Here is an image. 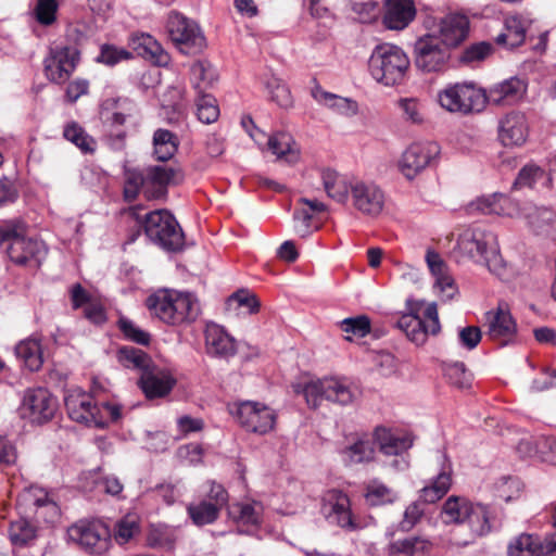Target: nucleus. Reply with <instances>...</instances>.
<instances>
[{
    "instance_id": "obj_1",
    "label": "nucleus",
    "mask_w": 556,
    "mask_h": 556,
    "mask_svg": "<svg viewBox=\"0 0 556 556\" xmlns=\"http://www.w3.org/2000/svg\"><path fill=\"white\" fill-rule=\"evenodd\" d=\"M456 249L464 257L486 266L492 274L504 275L505 262L500 253L497 237L485 227L464 229L458 235Z\"/></svg>"
},
{
    "instance_id": "obj_2",
    "label": "nucleus",
    "mask_w": 556,
    "mask_h": 556,
    "mask_svg": "<svg viewBox=\"0 0 556 556\" xmlns=\"http://www.w3.org/2000/svg\"><path fill=\"white\" fill-rule=\"evenodd\" d=\"M441 516L446 525L466 523L468 526L467 539L457 542L460 545H468L491 531L489 507L473 503L466 496L451 495L447 497L442 505Z\"/></svg>"
},
{
    "instance_id": "obj_3",
    "label": "nucleus",
    "mask_w": 556,
    "mask_h": 556,
    "mask_svg": "<svg viewBox=\"0 0 556 556\" xmlns=\"http://www.w3.org/2000/svg\"><path fill=\"white\" fill-rule=\"evenodd\" d=\"M146 306L150 314L167 325H180L194 320L199 304L191 293L161 289L149 295Z\"/></svg>"
},
{
    "instance_id": "obj_4",
    "label": "nucleus",
    "mask_w": 556,
    "mask_h": 556,
    "mask_svg": "<svg viewBox=\"0 0 556 556\" xmlns=\"http://www.w3.org/2000/svg\"><path fill=\"white\" fill-rule=\"evenodd\" d=\"M409 65V58L405 51L392 43L375 47L368 61L371 77L387 87L401 85L405 80Z\"/></svg>"
},
{
    "instance_id": "obj_5",
    "label": "nucleus",
    "mask_w": 556,
    "mask_h": 556,
    "mask_svg": "<svg viewBox=\"0 0 556 556\" xmlns=\"http://www.w3.org/2000/svg\"><path fill=\"white\" fill-rule=\"evenodd\" d=\"M293 390L302 394L311 408H318L323 401L339 405L352 404L357 395V389L349 381L340 378L328 377L293 384Z\"/></svg>"
},
{
    "instance_id": "obj_6",
    "label": "nucleus",
    "mask_w": 556,
    "mask_h": 556,
    "mask_svg": "<svg viewBox=\"0 0 556 556\" xmlns=\"http://www.w3.org/2000/svg\"><path fill=\"white\" fill-rule=\"evenodd\" d=\"M25 233V224L20 220L0 226V240L9 242L10 260L17 265L38 267L47 255V248L42 241L26 238Z\"/></svg>"
},
{
    "instance_id": "obj_7",
    "label": "nucleus",
    "mask_w": 556,
    "mask_h": 556,
    "mask_svg": "<svg viewBox=\"0 0 556 556\" xmlns=\"http://www.w3.org/2000/svg\"><path fill=\"white\" fill-rule=\"evenodd\" d=\"M146 236L160 248L177 252L185 247L184 231L175 216L167 210H156L144 215Z\"/></svg>"
},
{
    "instance_id": "obj_8",
    "label": "nucleus",
    "mask_w": 556,
    "mask_h": 556,
    "mask_svg": "<svg viewBox=\"0 0 556 556\" xmlns=\"http://www.w3.org/2000/svg\"><path fill=\"white\" fill-rule=\"evenodd\" d=\"M422 304H415L409 313L403 314L396 321V327L417 345L425 344L429 334L435 336L441 331L437 304L429 303L421 311Z\"/></svg>"
},
{
    "instance_id": "obj_9",
    "label": "nucleus",
    "mask_w": 556,
    "mask_h": 556,
    "mask_svg": "<svg viewBox=\"0 0 556 556\" xmlns=\"http://www.w3.org/2000/svg\"><path fill=\"white\" fill-rule=\"evenodd\" d=\"M442 109L464 115L481 113L485 109L484 89L472 83L448 85L438 93Z\"/></svg>"
},
{
    "instance_id": "obj_10",
    "label": "nucleus",
    "mask_w": 556,
    "mask_h": 556,
    "mask_svg": "<svg viewBox=\"0 0 556 556\" xmlns=\"http://www.w3.org/2000/svg\"><path fill=\"white\" fill-rule=\"evenodd\" d=\"M229 413L249 432L266 434L274 430L277 414L268 405L256 401H242L229 405Z\"/></svg>"
},
{
    "instance_id": "obj_11",
    "label": "nucleus",
    "mask_w": 556,
    "mask_h": 556,
    "mask_svg": "<svg viewBox=\"0 0 556 556\" xmlns=\"http://www.w3.org/2000/svg\"><path fill=\"white\" fill-rule=\"evenodd\" d=\"M167 31L175 46L186 54H195L205 47V38L199 25L178 12L167 20Z\"/></svg>"
},
{
    "instance_id": "obj_12",
    "label": "nucleus",
    "mask_w": 556,
    "mask_h": 556,
    "mask_svg": "<svg viewBox=\"0 0 556 556\" xmlns=\"http://www.w3.org/2000/svg\"><path fill=\"white\" fill-rule=\"evenodd\" d=\"M17 508L21 514L35 515L38 519L53 522L59 517V507L49 497L48 492L37 485L23 489L17 496Z\"/></svg>"
},
{
    "instance_id": "obj_13",
    "label": "nucleus",
    "mask_w": 556,
    "mask_h": 556,
    "mask_svg": "<svg viewBox=\"0 0 556 556\" xmlns=\"http://www.w3.org/2000/svg\"><path fill=\"white\" fill-rule=\"evenodd\" d=\"M485 326L486 337L500 346L516 342L517 323L506 303H498L496 308L485 314Z\"/></svg>"
},
{
    "instance_id": "obj_14",
    "label": "nucleus",
    "mask_w": 556,
    "mask_h": 556,
    "mask_svg": "<svg viewBox=\"0 0 556 556\" xmlns=\"http://www.w3.org/2000/svg\"><path fill=\"white\" fill-rule=\"evenodd\" d=\"M79 61V53L75 47L50 48L43 60L46 77L55 84H63L74 73Z\"/></svg>"
},
{
    "instance_id": "obj_15",
    "label": "nucleus",
    "mask_w": 556,
    "mask_h": 556,
    "mask_svg": "<svg viewBox=\"0 0 556 556\" xmlns=\"http://www.w3.org/2000/svg\"><path fill=\"white\" fill-rule=\"evenodd\" d=\"M350 199L352 206L368 217L379 216L384 208V192L372 181L355 179Z\"/></svg>"
},
{
    "instance_id": "obj_16",
    "label": "nucleus",
    "mask_w": 556,
    "mask_h": 556,
    "mask_svg": "<svg viewBox=\"0 0 556 556\" xmlns=\"http://www.w3.org/2000/svg\"><path fill=\"white\" fill-rule=\"evenodd\" d=\"M56 406V400L47 389H28L23 396L21 415L34 424H42L53 417Z\"/></svg>"
},
{
    "instance_id": "obj_17",
    "label": "nucleus",
    "mask_w": 556,
    "mask_h": 556,
    "mask_svg": "<svg viewBox=\"0 0 556 556\" xmlns=\"http://www.w3.org/2000/svg\"><path fill=\"white\" fill-rule=\"evenodd\" d=\"M375 443L380 452L387 456L395 458L390 466L395 470H405L409 466V462L405 453L412 447L413 441L407 435H399L391 432L387 428H377L374 433Z\"/></svg>"
},
{
    "instance_id": "obj_18",
    "label": "nucleus",
    "mask_w": 556,
    "mask_h": 556,
    "mask_svg": "<svg viewBox=\"0 0 556 556\" xmlns=\"http://www.w3.org/2000/svg\"><path fill=\"white\" fill-rule=\"evenodd\" d=\"M440 147L437 142L410 144L402 155L400 170L407 179H413L438 157Z\"/></svg>"
},
{
    "instance_id": "obj_19",
    "label": "nucleus",
    "mask_w": 556,
    "mask_h": 556,
    "mask_svg": "<svg viewBox=\"0 0 556 556\" xmlns=\"http://www.w3.org/2000/svg\"><path fill=\"white\" fill-rule=\"evenodd\" d=\"M321 513L325 518L342 529L357 528L351 513V504L346 494L337 489L328 490L321 498Z\"/></svg>"
},
{
    "instance_id": "obj_20",
    "label": "nucleus",
    "mask_w": 556,
    "mask_h": 556,
    "mask_svg": "<svg viewBox=\"0 0 556 556\" xmlns=\"http://www.w3.org/2000/svg\"><path fill=\"white\" fill-rule=\"evenodd\" d=\"M529 131L528 119L519 111H510L498 119L497 138L506 148L522 147L528 140Z\"/></svg>"
},
{
    "instance_id": "obj_21",
    "label": "nucleus",
    "mask_w": 556,
    "mask_h": 556,
    "mask_svg": "<svg viewBox=\"0 0 556 556\" xmlns=\"http://www.w3.org/2000/svg\"><path fill=\"white\" fill-rule=\"evenodd\" d=\"M415 64L425 73L442 71L450 58L447 48L441 47L439 39L433 36L419 39L415 46Z\"/></svg>"
},
{
    "instance_id": "obj_22",
    "label": "nucleus",
    "mask_w": 556,
    "mask_h": 556,
    "mask_svg": "<svg viewBox=\"0 0 556 556\" xmlns=\"http://www.w3.org/2000/svg\"><path fill=\"white\" fill-rule=\"evenodd\" d=\"M527 92V83L516 76L504 79L484 89L485 106H510L522 100Z\"/></svg>"
},
{
    "instance_id": "obj_23",
    "label": "nucleus",
    "mask_w": 556,
    "mask_h": 556,
    "mask_svg": "<svg viewBox=\"0 0 556 556\" xmlns=\"http://www.w3.org/2000/svg\"><path fill=\"white\" fill-rule=\"evenodd\" d=\"M67 534L73 542L91 553L106 549L109 530L100 523L79 521L68 528Z\"/></svg>"
},
{
    "instance_id": "obj_24",
    "label": "nucleus",
    "mask_w": 556,
    "mask_h": 556,
    "mask_svg": "<svg viewBox=\"0 0 556 556\" xmlns=\"http://www.w3.org/2000/svg\"><path fill=\"white\" fill-rule=\"evenodd\" d=\"M65 407L71 419L86 424L88 426H96L101 424V417L98 413V405L93 403L91 395L80 391L72 390L65 396Z\"/></svg>"
},
{
    "instance_id": "obj_25",
    "label": "nucleus",
    "mask_w": 556,
    "mask_h": 556,
    "mask_svg": "<svg viewBox=\"0 0 556 556\" xmlns=\"http://www.w3.org/2000/svg\"><path fill=\"white\" fill-rule=\"evenodd\" d=\"M176 380L168 370L152 366L140 376L138 384L144 395L152 400L166 396L174 388Z\"/></svg>"
},
{
    "instance_id": "obj_26",
    "label": "nucleus",
    "mask_w": 556,
    "mask_h": 556,
    "mask_svg": "<svg viewBox=\"0 0 556 556\" xmlns=\"http://www.w3.org/2000/svg\"><path fill=\"white\" fill-rule=\"evenodd\" d=\"M426 262L434 277V288L439 290L442 298L446 300L453 299L457 293V288L447 265L440 254L432 250L427 251Z\"/></svg>"
},
{
    "instance_id": "obj_27",
    "label": "nucleus",
    "mask_w": 556,
    "mask_h": 556,
    "mask_svg": "<svg viewBox=\"0 0 556 556\" xmlns=\"http://www.w3.org/2000/svg\"><path fill=\"white\" fill-rule=\"evenodd\" d=\"M144 173L149 188V199L163 197L169 184H176L182 178L180 172L166 165L149 166L144 169Z\"/></svg>"
},
{
    "instance_id": "obj_28",
    "label": "nucleus",
    "mask_w": 556,
    "mask_h": 556,
    "mask_svg": "<svg viewBox=\"0 0 556 556\" xmlns=\"http://www.w3.org/2000/svg\"><path fill=\"white\" fill-rule=\"evenodd\" d=\"M416 15L413 0H387L383 24L389 29L401 30L408 26Z\"/></svg>"
},
{
    "instance_id": "obj_29",
    "label": "nucleus",
    "mask_w": 556,
    "mask_h": 556,
    "mask_svg": "<svg viewBox=\"0 0 556 556\" xmlns=\"http://www.w3.org/2000/svg\"><path fill=\"white\" fill-rule=\"evenodd\" d=\"M355 179H350L345 175L330 168H325L320 172V180L327 195L341 204H345L349 201Z\"/></svg>"
},
{
    "instance_id": "obj_30",
    "label": "nucleus",
    "mask_w": 556,
    "mask_h": 556,
    "mask_svg": "<svg viewBox=\"0 0 556 556\" xmlns=\"http://www.w3.org/2000/svg\"><path fill=\"white\" fill-rule=\"evenodd\" d=\"M130 47L138 55L149 60L159 66H165L169 63V55L162 46L149 34H134L129 40Z\"/></svg>"
},
{
    "instance_id": "obj_31",
    "label": "nucleus",
    "mask_w": 556,
    "mask_h": 556,
    "mask_svg": "<svg viewBox=\"0 0 556 556\" xmlns=\"http://www.w3.org/2000/svg\"><path fill=\"white\" fill-rule=\"evenodd\" d=\"M205 349L210 355L229 357L236 353V343L223 327L208 324L205 328Z\"/></svg>"
},
{
    "instance_id": "obj_32",
    "label": "nucleus",
    "mask_w": 556,
    "mask_h": 556,
    "mask_svg": "<svg viewBox=\"0 0 556 556\" xmlns=\"http://www.w3.org/2000/svg\"><path fill=\"white\" fill-rule=\"evenodd\" d=\"M468 29L469 21L465 15L450 14L440 22V40L446 48L457 46L466 38Z\"/></svg>"
},
{
    "instance_id": "obj_33",
    "label": "nucleus",
    "mask_w": 556,
    "mask_h": 556,
    "mask_svg": "<svg viewBox=\"0 0 556 556\" xmlns=\"http://www.w3.org/2000/svg\"><path fill=\"white\" fill-rule=\"evenodd\" d=\"M528 25L529 22L521 16H507L504 22V31L496 37V43L507 48L521 46L526 39Z\"/></svg>"
},
{
    "instance_id": "obj_34",
    "label": "nucleus",
    "mask_w": 556,
    "mask_h": 556,
    "mask_svg": "<svg viewBox=\"0 0 556 556\" xmlns=\"http://www.w3.org/2000/svg\"><path fill=\"white\" fill-rule=\"evenodd\" d=\"M267 147L280 161L293 164L300 159V150L288 132L279 131L271 135L267 140Z\"/></svg>"
},
{
    "instance_id": "obj_35",
    "label": "nucleus",
    "mask_w": 556,
    "mask_h": 556,
    "mask_svg": "<svg viewBox=\"0 0 556 556\" xmlns=\"http://www.w3.org/2000/svg\"><path fill=\"white\" fill-rule=\"evenodd\" d=\"M432 544L421 536L396 540L389 545V556H429Z\"/></svg>"
},
{
    "instance_id": "obj_36",
    "label": "nucleus",
    "mask_w": 556,
    "mask_h": 556,
    "mask_svg": "<svg viewBox=\"0 0 556 556\" xmlns=\"http://www.w3.org/2000/svg\"><path fill=\"white\" fill-rule=\"evenodd\" d=\"M17 358L30 371H37L43 364V351L39 339L27 338L15 346Z\"/></svg>"
},
{
    "instance_id": "obj_37",
    "label": "nucleus",
    "mask_w": 556,
    "mask_h": 556,
    "mask_svg": "<svg viewBox=\"0 0 556 556\" xmlns=\"http://www.w3.org/2000/svg\"><path fill=\"white\" fill-rule=\"evenodd\" d=\"M179 147L178 137L163 128H159L153 135V153L157 161L166 162L177 152Z\"/></svg>"
},
{
    "instance_id": "obj_38",
    "label": "nucleus",
    "mask_w": 556,
    "mask_h": 556,
    "mask_svg": "<svg viewBox=\"0 0 556 556\" xmlns=\"http://www.w3.org/2000/svg\"><path fill=\"white\" fill-rule=\"evenodd\" d=\"M312 94L318 103L334 110L339 114L352 116L357 113V103L348 98L327 92L318 87L312 91Z\"/></svg>"
},
{
    "instance_id": "obj_39",
    "label": "nucleus",
    "mask_w": 556,
    "mask_h": 556,
    "mask_svg": "<svg viewBox=\"0 0 556 556\" xmlns=\"http://www.w3.org/2000/svg\"><path fill=\"white\" fill-rule=\"evenodd\" d=\"M263 506L257 503H235L228 507L229 517L241 526H257L261 522Z\"/></svg>"
},
{
    "instance_id": "obj_40",
    "label": "nucleus",
    "mask_w": 556,
    "mask_h": 556,
    "mask_svg": "<svg viewBox=\"0 0 556 556\" xmlns=\"http://www.w3.org/2000/svg\"><path fill=\"white\" fill-rule=\"evenodd\" d=\"M523 218L535 231L541 232L556 224L555 213L546 207H538L531 202H525Z\"/></svg>"
},
{
    "instance_id": "obj_41",
    "label": "nucleus",
    "mask_w": 556,
    "mask_h": 556,
    "mask_svg": "<svg viewBox=\"0 0 556 556\" xmlns=\"http://www.w3.org/2000/svg\"><path fill=\"white\" fill-rule=\"evenodd\" d=\"M37 527L25 518H20L10 523L8 536L15 547L31 545L37 538Z\"/></svg>"
},
{
    "instance_id": "obj_42",
    "label": "nucleus",
    "mask_w": 556,
    "mask_h": 556,
    "mask_svg": "<svg viewBox=\"0 0 556 556\" xmlns=\"http://www.w3.org/2000/svg\"><path fill=\"white\" fill-rule=\"evenodd\" d=\"M117 358L124 367L139 371L140 376L153 366L150 356L144 351L132 346L121 348Z\"/></svg>"
},
{
    "instance_id": "obj_43",
    "label": "nucleus",
    "mask_w": 556,
    "mask_h": 556,
    "mask_svg": "<svg viewBox=\"0 0 556 556\" xmlns=\"http://www.w3.org/2000/svg\"><path fill=\"white\" fill-rule=\"evenodd\" d=\"M365 498L370 506H381L395 502L397 494L394 490L375 479L367 483Z\"/></svg>"
},
{
    "instance_id": "obj_44",
    "label": "nucleus",
    "mask_w": 556,
    "mask_h": 556,
    "mask_svg": "<svg viewBox=\"0 0 556 556\" xmlns=\"http://www.w3.org/2000/svg\"><path fill=\"white\" fill-rule=\"evenodd\" d=\"M452 486V477L447 471L440 472L429 485L420 491V498L426 503H435L441 500Z\"/></svg>"
},
{
    "instance_id": "obj_45",
    "label": "nucleus",
    "mask_w": 556,
    "mask_h": 556,
    "mask_svg": "<svg viewBox=\"0 0 556 556\" xmlns=\"http://www.w3.org/2000/svg\"><path fill=\"white\" fill-rule=\"evenodd\" d=\"M216 79V72L207 61H197L191 66V80L194 88L201 93Z\"/></svg>"
},
{
    "instance_id": "obj_46",
    "label": "nucleus",
    "mask_w": 556,
    "mask_h": 556,
    "mask_svg": "<svg viewBox=\"0 0 556 556\" xmlns=\"http://www.w3.org/2000/svg\"><path fill=\"white\" fill-rule=\"evenodd\" d=\"M187 510L194 525L204 526L213 523L218 518L220 509L212 502L202 501L199 504H190Z\"/></svg>"
},
{
    "instance_id": "obj_47",
    "label": "nucleus",
    "mask_w": 556,
    "mask_h": 556,
    "mask_svg": "<svg viewBox=\"0 0 556 556\" xmlns=\"http://www.w3.org/2000/svg\"><path fill=\"white\" fill-rule=\"evenodd\" d=\"M345 459L350 464L370 462L375 455V448L368 440H358L343 451Z\"/></svg>"
},
{
    "instance_id": "obj_48",
    "label": "nucleus",
    "mask_w": 556,
    "mask_h": 556,
    "mask_svg": "<svg viewBox=\"0 0 556 556\" xmlns=\"http://www.w3.org/2000/svg\"><path fill=\"white\" fill-rule=\"evenodd\" d=\"M538 538L531 534H520L508 545V556H538Z\"/></svg>"
},
{
    "instance_id": "obj_49",
    "label": "nucleus",
    "mask_w": 556,
    "mask_h": 556,
    "mask_svg": "<svg viewBox=\"0 0 556 556\" xmlns=\"http://www.w3.org/2000/svg\"><path fill=\"white\" fill-rule=\"evenodd\" d=\"M143 190L144 194L148 197V184L146 173H141L138 170H127L125 173V186H124V194L127 200H134L140 192Z\"/></svg>"
},
{
    "instance_id": "obj_50",
    "label": "nucleus",
    "mask_w": 556,
    "mask_h": 556,
    "mask_svg": "<svg viewBox=\"0 0 556 556\" xmlns=\"http://www.w3.org/2000/svg\"><path fill=\"white\" fill-rule=\"evenodd\" d=\"M197 116L204 124H212L219 116L216 100L210 94H203L197 101Z\"/></svg>"
},
{
    "instance_id": "obj_51",
    "label": "nucleus",
    "mask_w": 556,
    "mask_h": 556,
    "mask_svg": "<svg viewBox=\"0 0 556 556\" xmlns=\"http://www.w3.org/2000/svg\"><path fill=\"white\" fill-rule=\"evenodd\" d=\"M444 372L448 382L455 388L467 389L471 386V375L467 371L464 363L448 364Z\"/></svg>"
},
{
    "instance_id": "obj_52",
    "label": "nucleus",
    "mask_w": 556,
    "mask_h": 556,
    "mask_svg": "<svg viewBox=\"0 0 556 556\" xmlns=\"http://www.w3.org/2000/svg\"><path fill=\"white\" fill-rule=\"evenodd\" d=\"M542 179L549 180L541 167L534 164H528L520 169L514 186L517 188H531Z\"/></svg>"
},
{
    "instance_id": "obj_53",
    "label": "nucleus",
    "mask_w": 556,
    "mask_h": 556,
    "mask_svg": "<svg viewBox=\"0 0 556 556\" xmlns=\"http://www.w3.org/2000/svg\"><path fill=\"white\" fill-rule=\"evenodd\" d=\"M523 208L525 202L520 203L503 194L497 195L495 215L522 219L525 214Z\"/></svg>"
},
{
    "instance_id": "obj_54",
    "label": "nucleus",
    "mask_w": 556,
    "mask_h": 556,
    "mask_svg": "<svg viewBox=\"0 0 556 556\" xmlns=\"http://www.w3.org/2000/svg\"><path fill=\"white\" fill-rule=\"evenodd\" d=\"M118 327L128 340L142 345L149 344L151 339L150 333L142 330L132 320L126 317H121L118 320Z\"/></svg>"
},
{
    "instance_id": "obj_55",
    "label": "nucleus",
    "mask_w": 556,
    "mask_h": 556,
    "mask_svg": "<svg viewBox=\"0 0 556 556\" xmlns=\"http://www.w3.org/2000/svg\"><path fill=\"white\" fill-rule=\"evenodd\" d=\"M139 532V525L135 517L121 519L115 527L114 539L123 545L128 543Z\"/></svg>"
},
{
    "instance_id": "obj_56",
    "label": "nucleus",
    "mask_w": 556,
    "mask_h": 556,
    "mask_svg": "<svg viewBox=\"0 0 556 556\" xmlns=\"http://www.w3.org/2000/svg\"><path fill=\"white\" fill-rule=\"evenodd\" d=\"M406 122L413 124H421L424 122V113L420 102L415 98H402L397 102Z\"/></svg>"
},
{
    "instance_id": "obj_57",
    "label": "nucleus",
    "mask_w": 556,
    "mask_h": 556,
    "mask_svg": "<svg viewBox=\"0 0 556 556\" xmlns=\"http://www.w3.org/2000/svg\"><path fill=\"white\" fill-rule=\"evenodd\" d=\"M313 215L307 208L298 207L293 214V229L301 238L309 236L317 227L312 225Z\"/></svg>"
},
{
    "instance_id": "obj_58",
    "label": "nucleus",
    "mask_w": 556,
    "mask_h": 556,
    "mask_svg": "<svg viewBox=\"0 0 556 556\" xmlns=\"http://www.w3.org/2000/svg\"><path fill=\"white\" fill-rule=\"evenodd\" d=\"M521 491V482L516 478L503 477L496 483V495L505 502L519 496Z\"/></svg>"
},
{
    "instance_id": "obj_59",
    "label": "nucleus",
    "mask_w": 556,
    "mask_h": 556,
    "mask_svg": "<svg viewBox=\"0 0 556 556\" xmlns=\"http://www.w3.org/2000/svg\"><path fill=\"white\" fill-rule=\"evenodd\" d=\"M341 329L346 333L363 338L370 331V320L365 315L346 318L341 321Z\"/></svg>"
},
{
    "instance_id": "obj_60",
    "label": "nucleus",
    "mask_w": 556,
    "mask_h": 556,
    "mask_svg": "<svg viewBox=\"0 0 556 556\" xmlns=\"http://www.w3.org/2000/svg\"><path fill=\"white\" fill-rule=\"evenodd\" d=\"M267 89L270 93V99L281 108H289L292 104V97L288 87L279 81L273 79L267 83Z\"/></svg>"
},
{
    "instance_id": "obj_61",
    "label": "nucleus",
    "mask_w": 556,
    "mask_h": 556,
    "mask_svg": "<svg viewBox=\"0 0 556 556\" xmlns=\"http://www.w3.org/2000/svg\"><path fill=\"white\" fill-rule=\"evenodd\" d=\"M131 56L130 52L124 48H117L112 45H103L101 52L97 60L106 65H115L123 60H127Z\"/></svg>"
},
{
    "instance_id": "obj_62",
    "label": "nucleus",
    "mask_w": 556,
    "mask_h": 556,
    "mask_svg": "<svg viewBox=\"0 0 556 556\" xmlns=\"http://www.w3.org/2000/svg\"><path fill=\"white\" fill-rule=\"evenodd\" d=\"M535 453L543 462L556 464V438L540 437L535 441Z\"/></svg>"
},
{
    "instance_id": "obj_63",
    "label": "nucleus",
    "mask_w": 556,
    "mask_h": 556,
    "mask_svg": "<svg viewBox=\"0 0 556 556\" xmlns=\"http://www.w3.org/2000/svg\"><path fill=\"white\" fill-rule=\"evenodd\" d=\"M117 102L114 99L105 100L100 110L101 119L111 126H121L126 121V115L115 111Z\"/></svg>"
},
{
    "instance_id": "obj_64",
    "label": "nucleus",
    "mask_w": 556,
    "mask_h": 556,
    "mask_svg": "<svg viewBox=\"0 0 556 556\" xmlns=\"http://www.w3.org/2000/svg\"><path fill=\"white\" fill-rule=\"evenodd\" d=\"M56 9V0H38L35 8L37 21L42 25L52 24L55 20Z\"/></svg>"
}]
</instances>
